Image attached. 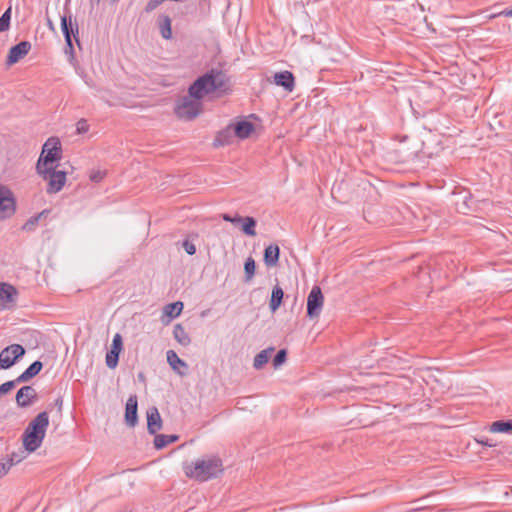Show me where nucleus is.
Listing matches in <instances>:
<instances>
[{
  "label": "nucleus",
  "mask_w": 512,
  "mask_h": 512,
  "mask_svg": "<svg viewBox=\"0 0 512 512\" xmlns=\"http://www.w3.org/2000/svg\"><path fill=\"white\" fill-rule=\"evenodd\" d=\"M190 96L203 100L205 96L218 93L227 94L230 91L229 78L219 69H211L199 76L188 88Z\"/></svg>",
  "instance_id": "obj_1"
},
{
  "label": "nucleus",
  "mask_w": 512,
  "mask_h": 512,
  "mask_svg": "<svg viewBox=\"0 0 512 512\" xmlns=\"http://www.w3.org/2000/svg\"><path fill=\"white\" fill-rule=\"evenodd\" d=\"M185 475L199 482L217 478L223 472L222 460L217 456L203 457L183 464Z\"/></svg>",
  "instance_id": "obj_2"
},
{
  "label": "nucleus",
  "mask_w": 512,
  "mask_h": 512,
  "mask_svg": "<svg viewBox=\"0 0 512 512\" xmlns=\"http://www.w3.org/2000/svg\"><path fill=\"white\" fill-rule=\"evenodd\" d=\"M49 426V415L46 411L39 413L26 427L22 434L23 446L26 451L34 452L41 445Z\"/></svg>",
  "instance_id": "obj_3"
},
{
  "label": "nucleus",
  "mask_w": 512,
  "mask_h": 512,
  "mask_svg": "<svg viewBox=\"0 0 512 512\" xmlns=\"http://www.w3.org/2000/svg\"><path fill=\"white\" fill-rule=\"evenodd\" d=\"M61 157L62 148L60 140L57 137H50L42 147V152L36 164V170L49 168V164L60 160Z\"/></svg>",
  "instance_id": "obj_4"
},
{
  "label": "nucleus",
  "mask_w": 512,
  "mask_h": 512,
  "mask_svg": "<svg viewBox=\"0 0 512 512\" xmlns=\"http://www.w3.org/2000/svg\"><path fill=\"white\" fill-rule=\"evenodd\" d=\"M202 109V102L199 99L193 98L188 95L183 96L179 101L176 103L174 112L180 119L184 120H193L196 118Z\"/></svg>",
  "instance_id": "obj_5"
},
{
  "label": "nucleus",
  "mask_w": 512,
  "mask_h": 512,
  "mask_svg": "<svg viewBox=\"0 0 512 512\" xmlns=\"http://www.w3.org/2000/svg\"><path fill=\"white\" fill-rule=\"evenodd\" d=\"M37 172L44 180L48 181L46 191L49 194L59 192L66 182V173L57 171L53 167L40 169Z\"/></svg>",
  "instance_id": "obj_6"
},
{
  "label": "nucleus",
  "mask_w": 512,
  "mask_h": 512,
  "mask_svg": "<svg viewBox=\"0 0 512 512\" xmlns=\"http://www.w3.org/2000/svg\"><path fill=\"white\" fill-rule=\"evenodd\" d=\"M16 212V199L12 190L0 184V220H5Z\"/></svg>",
  "instance_id": "obj_7"
},
{
  "label": "nucleus",
  "mask_w": 512,
  "mask_h": 512,
  "mask_svg": "<svg viewBox=\"0 0 512 512\" xmlns=\"http://www.w3.org/2000/svg\"><path fill=\"white\" fill-rule=\"evenodd\" d=\"M25 348L20 344H12L0 352V369L11 368L25 355Z\"/></svg>",
  "instance_id": "obj_8"
},
{
  "label": "nucleus",
  "mask_w": 512,
  "mask_h": 512,
  "mask_svg": "<svg viewBox=\"0 0 512 512\" xmlns=\"http://www.w3.org/2000/svg\"><path fill=\"white\" fill-rule=\"evenodd\" d=\"M324 297L319 286H313L307 298V316L317 318L323 307Z\"/></svg>",
  "instance_id": "obj_9"
},
{
  "label": "nucleus",
  "mask_w": 512,
  "mask_h": 512,
  "mask_svg": "<svg viewBox=\"0 0 512 512\" xmlns=\"http://www.w3.org/2000/svg\"><path fill=\"white\" fill-rule=\"evenodd\" d=\"M38 398L37 391L32 386H23L16 393V404L20 408L33 405Z\"/></svg>",
  "instance_id": "obj_10"
},
{
  "label": "nucleus",
  "mask_w": 512,
  "mask_h": 512,
  "mask_svg": "<svg viewBox=\"0 0 512 512\" xmlns=\"http://www.w3.org/2000/svg\"><path fill=\"white\" fill-rule=\"evenodd\" d=\"M31 43L29 41H21L18 44L12 46L9 50L6 64L13 65L25 57L31 50Z\"/></svg>",
  "instance_id": "obj_11"
},
{
  "label": "nucleus",
  "mask_w": 512,
  "mask_h": 512,
  "mask_svg": "<svg viewBox=\"0 0 512 512\" xmlns=\"http://www.w3.org/2000/svg\"><path fill=\"white\" fill-rule=\"evenodd\" d=\"M61 30L64 36V39H67L70 42V38L72 36L75 38L78 45H80V41L78 39L79 27L77 22H72V15L61 16Z\"/></svg>",
  "instance_id": "obj_12"
},
{
  "label": "nucleus",
  "mask_w": 512,
  "mask_h": 512,
  "mask_svg": "<svg viewBox=\"0 0 512 512\" xmlns=\"http://www.w3.org/2000/svg\"><path fill=\"white\" fill-rule=\"evenodd\" d=\"M138 402H137V396L131 395L127 402L125 407V423L129 427H135L138 423Z\"/></svg>",
  "instance_id": "obj_13"
},
{
  "label": "nucleus",
  "mask_w": 512,
  "mask_h": 512,
  "mask_svg": "<svg viewBox=\"0 0 512 512\" xmlns=\"http://www.w3.org/2000/svg\"><path fill=\"white\" fill-rule=\"evenodd\" d=\"M162 428V419L156 407H150L147 411V430L155 435Z\"/></svg>",
  "instance_id": "obj_14"
},
{
  "label": "nucleus",
  "mask_w": 512,
  "mask_h": 512,
  "mask_svg": "<svg viewBox=\"0 0 512 512\" xmlns=\"http://www.w3.org/2000/svg\"><path fill=\"white\" fill-rule=\"evenodd\" d=\"M274 83L283 87L288 92H292L295 87V77L290 71L277 72L273 76Z\"/></svg>",
  "instance_id": "obj_15"
},
{
  "label": "nucleus",
  "mask_w": 512,
  "mask_h": 512,
  "mask_svg": "<svg viewBox=\"0 0 512 512\" xmlns=\"http://www.w3.org/2000/svg\"><path fill=\"white\" fill-rule=\"evenodd\" d=\"M43 363L39 360L34 361L26 368L15 380L18 384L29 381L40 373Z\"/></svg>",
  "instance_id": "obj_16"
},
{
  "label": "nucleus",
  "mask_w": 512,
  "mask_h": 512,
  "mask_svg": "<svg viewBox=\"0 0 512 512\" xmlns=\"http://www.w3.org/2000/svg\"><path fill=\"white\" fill-rule=\"evenodd\" d=\"M280 248L277 244H270L264 250L263 260L267 267H275L279 262Z\"/></svg>",
  "instance_id": "obj_17"
},
{
  "label": "nucleus",
  "mask_w": 512,
  "mask_h": 512,
  "mask_svg": "<svg viewBox=\"0 0 512 512\" xmlns=\"http://www.w3.org/2000/svg\"><path fill=\"white\" fill-rule=\"evenodd\" d=\"M183 307L184 305L181 301H176L165 305L163 308L162 321L164 323H169L171 319H174L181 314Z\"/></svg>",
  "instance_id": "obj_18"
},
{
  "label": "nucleus",
  "mask_w": 512,
  "mask_h": 512,
  "mask_svg": "<svg viewBox=\"0 0 512 512\" xmlns=\"http://www.w3.org/2000/svg\"><path fill=\"white\" fill-rule=\"evenodd\" d=\"M235 135L240 139H245L254 131V125L249 121H240L233 126Z\"/></svg>",
  "instance_id": "obj_19"
},
{
  "label": "nucleus",
  "mask_w": 512,
  "mask_h": 512,
  "mask_svg": "<svg viewBox=\"0 0 512 512\" xmlns=\"http://www.w3.org/2000/svg\"><path fill=\"white\" fill-rule=\"evenodd\" d=\"M167 362L171 366V368L178 372L179 375H184L185 372L179 370V367L187 368L186 362L179 358L177 353L174 350H168L166 353Z\"/></svg>",
  "instance_id": "obj_20"
},
{
  "label": "nucleus",
  "mask_w": 512,
  "mask_h": 512,
  "mask_svg": "<svg viewBox=\"0 0 512 512\" xmlns=\"http://www.w3.org/2000/svg\"><path fill=\"white\" fill-rule=\"evenodd\" d=\"M17 295L16 289L7 283H0V303L6 304L14 301V297Z\"/></svg>",
  "instance_id": "obj_21"
},
{
  "label": "nucleus",
  "mask_w": 512,
  "mask_h": 512,
  "mask_svg": "<svg viewBox=\"0 0 512 512\" xmlns=\"http://www.w3.org/2000/svg\"><path fill=\"white\" fill-rule=\"evenodd\" d=\"M283 297V289L279 285L274 286L272 289L271 299L269 303V307L272 312H275L280 307L283 301Z\"/></svg>",
  "instance_id": "obj_22"
},
{
  "label": "nucleus",
  "mask_w": 512,
  "mask_h": 512,
  "mask_svg": "<svg viewBox=\"0 0 512 512\" xmlns=\"http://www.w3.org/2000/svg\"><path fill=\"white\" fill-rule=\"evenodd\" d=\"M178 439H179V436L176 434H170V435L158 434V435H155L154 446L158 450L163 449L167 445L178 441Z\"/></svg>",
  "instance_id": "obj_23"
},
{
  "label": "nucleus",
  "mask_w": 512,
  "mask_h": 512,
  "mask_svg": "<svg viewBox=\"0 0 512 512\" xmlns=\"http://www.w3.org/2000/svg\"><path fill=\"white\" fill-rule=\"evenodd\" d=\"M173 336L175 340L182 346H188L191 339L181 324H176L173 329Z\"/></svg>",
  "instance_id": "obj_24"
},
{
  "label": "nucleus",
  "mask_w": 512,
  "mask_h": 512,
  "mask_svg": "<svg viewBox=\"0 0 512 512\" xmlns=\"http://www.w3.org/2000/svg\"><path fill=\"white\" fill-rule=\"evenodd\" d=\"M273 351L274 347H269L259 352L254 358L253 367L256 370L261 369L269 361L270 354Z\"/></svg>",
  "instance_id": "obj_25"
},
{
  "label": "nucleus",
  "mask_w": 512,
  "mask_h": 512,
  "mask_svg": "<svg viewBox=\"0 0 512 512\" xmlns=\"http://www.w3.org/2000/svg\"><path fill=\"white\" fill-rule=\"evenodd\" d=\"M490 431L493 433H509L512 432V419L498 420L491 424Z\"/></svg>",
  "instance_id": "obj_26"
},
{
  "label": "nucleus",
  "mask_w": 512,
  "mask_h": 512,
  "mask_svg": "<svg viewBox=\"0 0 512 512\" xmlns=\"http://www.w3.org/2000/svg\"><path fill=\"white\" fill-rule=\"evenodd\" d=\"M241 222H242L241 230L245 235H248V236L256 235L255 227L257 225V221L255 220V218L250 217V216L242 217Z\"/></svg>",
  "instance_id": "obj_27"
},
{
  "label": "nucleus",
  "mask_w": 512,
  "mask_h": 512,
  "mask_svg": "<svg viewBox=\"0 0 512 512\" xmlns=\"http://www.w3.org/2000/svg\"><path fill=\"white\" fill-rule=\"evenodd\" d=\"M256 263L252 257H248L244 263L245 282H250L255 275Z\"/></svg>",
  "instance_id": "obj_28"
},
{
  "label": "nucleus",
  "mask_w": 512,
  "mask_h": 512,
  "mask_svg": "<svg viewBox=\"0 0 512 512\" xmlns=\"http://www.w3.org/2000/svg\"><path fill=\"white\" fill-rule=\"evenodd\" d=\"M230 135H231V127H228L227 129L219 132L214 140V143H213L214 146L220 147V146H224V145L228 144Z\"/></svg>",
  "instance_id": "obj_29"
},
{
  "label": "nucleus",
  "mask_w": 512,
  "mask_h": 512,
  "mask_svg": "<svg viewBox=\"0 0 512 512\" xmlns=\"http://www.w3.org/2000/svg\"><path fill=\"white\" fill-rule=\"evenodd\" d=\"M120 353L111 349L106 353V365L108 368L114 369L117 367Z\"/></svg>",
  "instance_id": "obj_30"
},
{
  "label": "nucleus",
  "mask_w": 512,
  "mask_h": 512,
  "mask_svg": "<svg viewBox=\"0 0 512 512\" xmlns=\"http://www.w3.org/2000/svg\"><path fill=\"white\" fill-rule=\"evenodd\" d=\"M160 33L164 39H170L172 36L171 20L168 16L163 17V23L160 24Z\"/></svg>",
  "instance_id": "obj_31"
},
{
  "label": "nucleus",
  "mask_w": 512,
  "mask_h": 512,
  "mask_svg": "<svg viewBox=\"0 0 512 512\" xmlns=\"http://www.w3.org/2000/svg\"><path fill=\"white\" fill-rule=\"evenodd\" d=\"M11 19V8H8L0 17V32L9 29Z\"/></svg>",
  "instance_id": "obj_32"
},
{
  "label": "nucleus",
  "mask_w": 512,
  "mask_h": 512,
  "mask_svg": "<svg viewBox=\"0 0 512 512\" xmlns=\"http://www.w3.org/2000/svg\"><path fill=\"white\" fill-rule=\"evenodd\" d=\"M287 358V351L285 349L279 350L273 358V366L275 368L280 367Z\"/></svg>",
  "instance_id": "obj_33"
},
{
  "label": "nucleus",
  "mask_w": 512,
  "mask_h": 512,
  "mask_svg": "<svg viewBox=\"0 0 512 512\" xmlns=\"http://www.w3.org/2000/svg\"><path fill=\"white\" fill-rule=\"evenodd\" d=\"M123 349V339L119 333H116L112 339L111 350L121 352Z\"/></svg>",
  "instance_id": "obj_34"
},
{
  "label": "nucleus",
  "mask_w": 512,
  "mask_h": 512,
  "mask_svg": "<svg viewBox=\"0 0 512 512\" xmlns=\"http://www.w3.org/2000/svg\"><path fill=\"white\" fill-rule=\"evenodd\" d=\"M18 383L16 382V380H10V381H7L3 384L0 385V397L4 394H7L8 392H10L12 389H14L16 387Z\"/></svg>",
  "instance_id": "obj_35"
},
{
  "label": "nucleus",
  "mask_w": 512,
  "mask_h": 512,
  "mask_svg": "<svg viewBox=\"0 0 512 512\" xmlns=\"http://www.w3.org/2000/svg\"><path fill=\"white\" fill-rule=\"evenodd\" d=\"M14 465V459L13 458H9L7 461L5 462H0V477H2L3 475H5L8 470Z\"/></svg>",
  "instance_id": "obj_36"
},
{
  "label": "nucleus",
  "mask_w": 512,
  "mask_h": 512,
  "mask_svg": "<svg viewBox=\"0 0 512 512\" xmlns=\"http://www.w3.org/2000/svg\"><path fill=\"white\" fill-rule=\"evenodd\" d=\"M42 213L38 214L37 216L31 217L24 225V230H30L34 225H36L41 217Z\"/></svg>",
  "instance_id": "obj_37"
},
{
  "label": "nucleus",
  "mask_w": 512,
  "mask_h": 512,
  "mask_svg": "<svg viewBox=\"0 0 512 512\" xmlns=\"http://www.w3.org/2000/svg\"><path fill=\"white\" fill-rule=\"evenodd\" d=\"M89 130V125L85 119H80L77 122V133L83 134L86 133Z\"/></svg>",
  "instance_id": "obj_38"
},
{
  "label": "nucleus",
  "mask_w": 512,
  "mask_h": 512,
  "mask_svg": "<svg viewBox=\"0 0 512 512\" xmlns=\"http://www.w3.org/2000/svg\"><path fill=\"white\" fill-rule=\"evenodd\" d=\"M222 219L226 222H230L233 224L241 223L242 217L239 215L231 216L230 214H223Z\"/></svg>",
  "instance_id": "obj_39"
},
{
  "label": "nucleus",
  "mask_w": 512,
  "mask_h": 512,
  "mask_svg": "<svg viewBox=\"0 0 512 512\" xmlns=\"http://www.w3.org/2000/svg\"><path fill=\"white\" fill-rule=\"evenodd\" d=\"M165 0H149L145 10L147 12L153 11L156 9L159 5H161Z\"/></svg>",
  "instance_id": "obj_40"
},
{
  "label": "nucleus",
  "mask_w": 512,
  "mask_h": 512,
  "mask_svg": "<svg viewBox=\"0 0 512 512\" xmlns=\"http://www.w3.org/2000/svg\"><path fill=\"white\" fill-rule=\"evenodd\" d=\"M104 176H105V172H102L100 170L93 171L90 174V180L92 182H96L97 183V182H100L104 178Z\"/></svg>",
  "instance_id": "obj_41"
},
{
  "label": "nucleus",
  "mask_w": 512,
  "mask_h": 512,
  "mask_svg": "<svg viewBox=\"0 0 512 512\" xmlns=\"http://www.w3.org/2000/svg\"><path fill=\"white\" fill-rule=\"evenodd\" d=\"M183 248L185 249V251L189 254V255H194L196 253V247L195 245L188 241V240H185L183 242Z\"/></svg>",
  "instance_id": "obj_42"
},
{
  "label": "nucleus",
  "mask_w": 512,
  "mask_h": 512,
  "mask_svg": "<svg viewBox=\"0 0 512 512\" xmlns=\"http://www.w3.org/2000/svg\"><path fill=\"white\" fill-rule=\"evenodd\" d=\"M74 52V47H73V43H72V38H70V42L65 39V53H70V54H73Z\"/></svg>",
  "instance_id": "obj_43"
},
{
  "label": "nucleus",
  "mask_w": 512,
  "mask_h": 512,
  "mask_svg": "<svg viewBox=\"0 0 512 512\" xmlns=\"http://www.w3.org/2000/svg\"><path fill=\"white\" fill-rule=\"evenodd\" d=\"M54 405L57 407L58 411L61 413L63 407V398L59 396L55 399Z\"/></svg>",
  "instance_id": "obj_44"
},
{
  "label": "nucleus",
  "mask_w": 512,
  "mask_h": 512,
  "mask_svg": "<svg viewBox=\"0 0 512 512\" xmlns=\"http://www.w3.org/2000/svg\"><path fill=\"white\" fill-rule=\"evenodd\" d=\"M11 458L14 459V464L20 462L21 459H22L21 456L19 454H16V453H12Z\"/></svg>",
  "instance_id": "obj_45"
},
{
  "label": "nucleus",
  "mask_w": 512,
  "mask_h": 512,
  "mask_svg": "<svg viewBox=\"0 0 512 512\" xmlns=\"http://www.w3.org/2000/svg\"><path fill=\"white\" fill-rule=\"evenodd\" d=\"M503 15L507 17H512V9H507L502 12Z\"/></svg>",
  "instance_id": "obj_46"
},
{
  "label": "nucleus",
  "mask_w": 512,
  "mask_h": 512,
  "mask_svg": "<svg viewBox=\"0 0 512 512\" xmlns=\"http://www.w3.org/2000/svg\"><path fill=\"white\" fill-rule=\"evenodd\" d=\"M47 25H48V27H49L51 30H53V31L55 30V28H54V24H53V22H52L50 19H48V20H47Z\"/></svg>",
  "instance_id": "obj_47"
},
{
  "label": "nucleus",
  "mask_w": 512,
  "mask_h": 512,
  "mask_svg": "<svg viewBox=\"0 0 512 512\" xmlns=\"http://www.w3.org/2000/svg\"><path fill=\"white\" fill-rule=\"evenodd\" d=\"M480 443H481V444H483V445L489 446V447L494 446V444H493V443H490L488 440H486V441H480Z\"/></svg>",
  "instance_id": "obj_48"
},
{
  "label": "nucleus",
  "mask_w": 512,
  "mask_h": 512,
  "mask_svg": "<svg viewBox=\"0 0 512 512\" xmlns=\"http://www.w3.org/2000/svg\"><path fill=\"white\" fill-rule=\"evenodd\" d=\"M138 377H139V379H140V380H144V375H143V373H139Z\"/></svg>",
  "instance_id": "obj_49"
},
{
  "label": "nucleus",
  "mask_w": 512,
  "mask_h": 512,
  "mask_svg": "<svg viewBox=\"0 0 512 512\" xmlns=\"http://www.w3.org/2000/svg\"><path fill=\"white\" fill-rule=\"evenodd\" d=\"M70 3V0L65 1V10H67L68 4Z\"/></svg>",
  "instance_id": "obj_50"
},
{
  "label": "nucleus",
  "mask_w": 512,
  "mask_h": 512,
  "mask_svg": "<svg viewBox=\"0 0 512 512\" xmlns=\"http://www.w3.org/2000/svg\"><path fill=\"white\" fill-rule=\"evenodd\" d=\"M97 2H99L100 0H96Z\"/></svg>",
  "instance_id": "obj_51"
}]
</instances>
